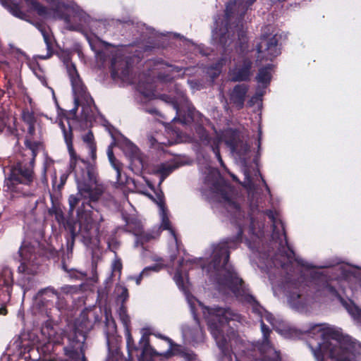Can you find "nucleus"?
<instances>
[{"label":"nucleus","instance_id":"f257e3e1","mask_svg":"<svg viewBox=\"0 0 361 361\" xmlns=\"http://www.w3.org/2000/svg\"><path fill=\"white\" fill-rule=\"evenodd\" d=\"M243 234V230L239 226L235 236L224 238L219 243L213 245L210 264L218 272L216 279L219 285L227 287L237 297H245V300L252 305L253 311L260 313L262 307L253 295L245 293L243 280L238 276L234 267L228 263L230 250L236 249L241 243Z\"/></svg>","mask_w":361,"mask_h":361},{"label":"nucleus","instance_id":"f03ea898","mask_svg":"<svg viewBox=\"0 0 361 361\" xmlns=\"http://www.w3.org/2000/svg\"><path fill=\"white\" fill-rule=\"evenodd\" d=\"M18 154L17 161L5 172L4 190L13 197H26L32 195L31 187L35 180V160L44 145L40 140L27 137Z\"/></svg>","mask_w":361,"mask_h":361},{"label":"nucleus","instance_id":"7ed1b4c3","mask_svg":"<svg viewBox=\"0 0 361 361\" xmlns=\"http://www.w3.org/2000/svg\"><path fill=\"white\" fill-rule=\"evenodd\" d=\"M48 212L49 215L54 216L59 225L62 226L69 233L70 235L66 239L68 251L73 250L76 238H79L87 247L97 246L100 243L99 224L90 215L81 216L78 221L71 218L66 219L61 203L54 200L51 201V207Z\"/></svg>","mask_w":361,"mask_h":361},{"label":"nucleus","instance_id":"20e7f679","mask_svg":"<svg viewBox=\"0 0 361 361\" xmlns=\"http://www.w3.org/2000/svg\"><path fill=\"white\" fill-rule=\"evenodd\" d=\"M63 138L70 155V168L74 172L75 178L81 195L92 200H97L103 194L102 187L97 185V171L94 164L80 158L73 147V133L69 125L63 130Z\"/></svg>","mask_w":361,"mask_h":361},{"label":"nucleus","instance_id":"39448f33","mask_svg":"<svg viewBox=\"0 0 361 361\" xmlns=\"http://www.w3.org/2000/svg\"><path fill=\"white\" fill-rule=\"evenodd\" d=\"M208 313L209 314L207 322L208 329L221 352L218 361H258V359L252 357V351H247L243 355L237 356L229 346L224 330L228 326L230 321L233 320L235 316L231 309L220 307H209Z\"/></svg>","mask_w":361,"mask_h":361},{"label":"nucleus","instance_id":"423d86ee","mask_svg":"<svg viewBox=\"0 0 361 361\" xmlns=\"http://www.w3.org/2000/svg\"><path fill=\"white\" fill-rule=\"evenodd\" d=\"M93 326L87 314L81 313L73 326L64 331L61 336L59 343L63 345V355L66 361H86L85 341L88 332Z\"/></svg>","mask_w":361,"mask_h":361},{"label":"nucleus","instance_id":"0eeeda50","mask_svg":"<svg viewBox=\"0 0 361 361\" xmlns=\"http://www.w3.org/2000/svg\"><path fill=\"white\" fill-rule=\"evenodd\" d=\"M322 334L335 340L337 344L333 345L329 341L319 343L317 349L314 350L317 361H351L348 355L355 349V343L350 336L332 329H328Z\"/></svg>","mask_w":361,"mask_h":361},{"label":"nucleus","instance_id":"6e6552de","mask_svg":"<svg viewBox=\"0 0 361 361\" xmlns=\"http://www.w3.org/2000/svg\"><path fill=\"white\" fill-rule=\"evenodd\" d=\"M17 271L21 275L19 283L24 291L34 288L37 281L35 276L39 268L38 248L30 242L24 240L18 250Z\"/></svg>","mask_w":361,"mask_h":361},{"label":"nucleus","instance_id":"1a4fd4ad","mask_svg":"<svg viewBox=\"0 0 361 361\" xmlns=\"http://www.w3.org/2000/svg\"><path fill=\"white\" fill-rule=\"evenodd\" d=\"M119 317L126 328V344L128 357L133 360L135 357L138 361H152V358L161 355L151 345L149 341V334L144 333L138 343L136 344L129 330L130 324V318L128 314L126 307L122 305L118 312Z\"/></svg>","mask_w":361,"mask_h":361},{"label":"nucleus","instance_id":"9d476101","mask_svg":"<svg viewBox=\"0 0 361 361\" xmlns=\"http://www.w3.org/2000/svg\"><path fill=\"white\" fill-rule=\"evenodd\" d=\"M258 54L257 61H273L275 58L281 54V49L279 47V39L276 35L267 37L262 35L260 42L256 46Z\"/></svg>","mask_w":361,"mask_h":361},{"label":"nucleus","instance_id":"9b49d317","mask_svg":"<svg viewBox=\"0 0 361 361\" xmlns=\"http://www.w3.org/2000/svg\"><path fill=\"white\" fill-rule=\"evenodd\" d=\"M253 56L243 55L238 57V61L231 71L233 82H249L253 73Z\"/></svg>","mask_w":361,"mask_h":361},{"label":"nucleus","instance_id":"f8f14e48","mask_svg":"<svg viewBox=\"0 0 361 361\" xmlns=\"http://www.w3.org/2000/svg\"><path fill=\"white\" fill-rule=\"evenodd\" d=\"M13 273L8 267L0 271V305H6L11 300L13 286Z\"/></svg>","mask_w":361,"mask_h":361},{"label":"nucleus","instance_id":"ddd939ff","mask_svg":"<svg viewBox=\"0 0 361 361\" xmlns=\"http://www.w3.org/2000/svg\"><path fill=\"white\" fill-rule=\"evenodd\" d=\"M128 228L132 231L133 234L136 236L135 242V247L142 246L150 240L155 239L157 233L154 232H145L142 231L141 222L136 219H131L127 221Z\"/></svg>","mask_w":361,"mask_h":361},{"label":"nucleus","instance_id":"4468645a","mask_svg":"<svg viewBox=\"0 0 361 361\" xmlns=\"http://www.w3.org/2000/svg\"><path fill=\"white\" fill-rule=\"evenodd\" d=\"M225 143L232 152L236 153L239 157L245 156L250 151V145L243 141L240 133L236 130H232L226 136Z\"/></svg>","mask_w":361,"mask_h":361},{"label":"nucleus","instance_id":"2eb2a0df","mask_svg":"<svg viewBox=\"0 0 361 361\" xmlns=\"http://www.w3.org/2000/svg\"><path fill=\"white\" fill-rule=\"evenodd\" d=\"M75 99H78L80 106H82V114L87 118L93 113V109H97L93 98L83 86L75 88Z\"/></svg>","mask_w":361,"mask_h":361},{"label":"nucleus","instance_id":"dca6fc26","mask_svg":"<svg viewBox=\"0 0 361 361\" xmlns=\"http://www.w3.org/2000/svg\"><path fill=\"white\" fill-rule=\"evenodd\" d=\"M248 90L249 86L247 84L241 83L235 85L230 92V102L238 110L243 109Z\"/></svg>","mask_w":361,"mask_h":361},{"label":"nucleus","instance_id":"f3484780","mask_svg":"<svg viewBox=\"0 0 361 361\" xmlns=\"http://www.w3.org/2000/svg\"><path fill=\"white\" fill-rule=\"evenodd\" d=\"M256 0H245V2H240V0H233L226 3L224 10L225 18L230 20L234 13V10L238 5V8H241L242 11L240 13V21L241 22L245 16L247 8L252 6Z\"/></svg>","mask_w":361,"mask_h":361},{"label":"nucleus","instance_id":"a211bd4d","mask_svg":"<svg viewBox=\"0 0 361 361\" xmlns=\"http://www.w3.org/2000/svg\"><path fill=\"white\" fill-rule=\"evenodd\" d=\"M78 193L77 195H71L69 196V197H68V204H69L68 214L69 215H72L73 213V211L75 210V209L76 207V206L78 205V204L80 203L81 200L78 196V195H80V197H82L87 202L83 201L82 202L81 206L79 207V208L77 210V213H78V215L80 217L81 216H85V215L82 214V212L85 210V204H87L91 209H94V207L92 205H91L90 202H97L101 197L102 194L99 196V197L97 200H92L90 197H85V196L81 195L80 192H79L78 189ZM87 214L90 215L89 214Z\"/></svg>","mask_w":361,"mask_h":361},{"label":"nucleus","instance_id":"6ab92c4d","mask_svg":"<svg viewBox=\"0 0 361 361\" xmlns=\"http://www.w3.org/2000/svg\"><path fill=\"white\" fill-rule=\"evenodd\" d=\"M238 39L235 44V50L238 57L243 55H250L248 51V38L247 32L243 29V25L237 30Z\"/></svg>","mask_w":361,"mask_h":361},{"label":"nucleus","instance_id":"aec40b11","mask_svg":"<svg viewBox=\"0 0 361 361\" xmlns=\"http://www.w3.org/2000/svg\"><path fill=\"white\" fill-rule=\"evenodd\" d=\"M28 22L33 24L35 27L41 32L42 35L43 36L44 43L46 44L47 47V54L44 56H39V58L41 59H48L50 57H51L54 54V50H53V44L51 40V38L49 37V35L47 30V28L45 27V25L42 23H32L30 20H29Z\"/></svg>","mask_w":361,"mask_h":361},{"label":"nucleus","instance_id":"412c9836","mask_svg":"<svg viewBox=\"0 0 361 361\" xmlns=\"http://www.w3.org/2000/svg\"><path fill=\"white\" fill-rule=\"evenodd\" d=\"M274 65L268 63L258 69V72L255 77L256 81L261 84L264 87H267L272 79L271 72L273 71Z\"/></svg>","mask_w":361,"mask_h":361},{"label":"nucleus","instance_id":"4be33fe9","mask_svg":"<svg viewBox=\"0 0 361 361\" xmlns=\"http://www.w3.org/2000/svg\"><path fill=\"white\" fill-rule=\"evenodd\" d=\"M158 198L159 200V202H158L159 206L161 208V228L163 230H167L170 232V233L173 235L175 240L177 242V235L176 233V231L172 227L171 221L169 220V218L167 214V209L165 207V203L163 200V196H158Z\"/></svg>","mask_w":361,"mask_h":361},{"label":"nucleus","instance_id":"5701e85b","mask_svg":"<svg viewBox=\"0 0 361 361\" xmlns=\"http://www.w3.org/2000/svg\"><path fill=\"white\" fill-rule=\"evenodd\" d=\"M0 3L13 16L25 21L27 20V15L21 10L18 3L14 0H0Z\"/></svg>","mask_w":361,"mask_h":361},{"label":"nucleus","instance_id":"b1692460","mask_svg":"<svg viewBox=\"0 0 361 361\" xmlns=\"http://www.w3.org/2000/svg\"><path fill=\"white\" fill-rule=\"evenodd\" d=\"M257 347L261 353V361H281L280 352L275 350L272 345L266 346L264 349H262V345Z\"/></svg>","mask_w":361,"mask_h":361},{"label":"nucleus","instance_id":"393cba45","mask_svg":"<svg viewBox=\"0 0 361 361\" xmlns=\"http://www.w3.org/2000/svg\"><path fill=\"white\" fill-rule=\"evenodd\" d=\"M82 141L87 145L89 149V154L93 161L97 159V145L94 141V137L92 130H89L82 137Z\"/></svg>","mask_w":361,"mask_h":361},{"label":"nucleus","instance_id":"a878e982","mask_svg":"<svg viewBox=\"0 0 361 361\" xmlns=\"http://www.w3.org/2000/svg\"><path fill=\"white\" fill-rule=\"evenodd\" d=\"M9 118L4 113H0V134L5 135H16L18 130L8 124Z\"/></svg>","mask_w":361,"mask_h":361},{"label":"nucleus","instance_id":"bb28decb","mask_svg":"<svg viewBox=\"0 0 361 361\" xmlns=\"http://www.w3.org/2000/svg\"><path fill=\"white\" fill-rule=\"evenodd\" d=\"M30 10L35 11L41 17H47L49 12L47 6L42 5L37 0H24Z\"/></svg>","mask_w":361,"mask_h":361},{"label":"nucleus","instance_id":"cd10ccee","mask_svg":"<svg viewBox=\"0 0 361 361\" xmlns=\"http://www.w3.org/2000/svg\"><path fill=\"white\" fill-rule=\"evenodd\" d=\"M130 148L131 150V164L134 165L138 169H143L145 166L144 161L140 154L139 149L132 143L130 145Z\"/></svg>","mask_w":361,"mask_h":361},{"label":"nucleus","instance_id":"c85d7f7f","mask_svg":"<svg viewBox=\"0 0 361 361\" xmlns=\"http://www.w3.org/2000/svg\"><path fill=\"white\" fill-rule=\"evenodd\" d=\"M212 189L214 190V192L220 194L221 195L222 198L226 202H227L230 204H233V205H235V207H237L236 203L235 202L232 201V200L228 196L227 192L226 191V190L224 188V185L223 184L222 182L219 181V180L214 182L212 184Z\"/></svg>","mask_w":361,"mask_h":361},{"label":"nucleus","instance_id":"c756f323","mask_svg":"<svg viewBox=\"0 0 361 361\" xmlns=\"http://www.w3.org/2000/svg\"><path fill=\"white\" fill-rule=\"evenodd\" d=\"M66 67L68 76L71 79L72 86L74 89H75L77 85L80 82V75L77 71L76 66L73 63H71L66 66Z\"/></svg>","mask_w":361,"mask_h":361},{"label":"nucleus","instance_id":"7c9ffc66","mask_svg":"<svg viewBox=\"0 0 361 361\" xmlns=\"http://www.w3.org/2000/svg\"><path fill=\"white\" fill-rule=\"evenodd\" d=\"M107 156L111 164L116 171L118 177H119L121 176V163L116 159V158L114 156L112 145L108 147Z\"/></svg>","mask_w":361,"mask_h":361},{"label":"nucleus","instance_id":"2f4dec72","mask_svg":"<svg viewBox=\"0 0 361 361\" xmlns=\"http://www.w3.org/2000/svg\"><path fill=\"white\" fill-rule=\"evenodd\" d=\"M261 329L262 332V341L260 343H259L258 345H262V349H264V347L272 345L269 340L271 331L269 327L267 326L263 322L261 323Z\"/></svg>","mask_w":361,"mask_h":361},{"label":"nucleus","instance_id":"473e14b6","mask_svg":"<svg viewBox=\"0 0 361 361\" xmlns=\"http://www.w3.org/2000/svg\"><path fill=\"white\" fill-rule=\"evenodd\" d=\"M105 326L106 329L104 331L107 337V343H109V335L114 334L116 331V324L111 316L109 317L108 315H106Z\"/></svg>","mask_w":361,"mask_h":361},{"label":"nucleus","instance_id":"72a5a7b5","mask_svg":"<svg viewBox=\"0 0 361 361\" xmlns=\"http://www.w3.org/2000/svg\"><path fill=\"white\" fill-rule=\"evenodd\" d=\"M228 61H230V58L226 55H222L215 63L211 66V68L216 71L219 75L221 72L224 66H225Z\"/></svg>","mask_w":361,"mask_h":361},{"label":"nucleus","instance_id":"f704fd0d","mask_svg":"<svg viewBox=\"0 0 361 361\" xmlns=\"http://www.w3.org/2000/svg\"><path fill=\"white\" fill-rule=\"evenodd\" d=\"M174 169L175 167L172 165L161 164L157 169V172L161 176V182L169 176L173 172Z\"/></svg>","mask_w":361,"mask_h":361},{"label":"nucleus","instance_id":"c9c22d12","mask_svg":"<svg viewBox=\"0 0 361 361\" xmlns=\"http://www.w3.org/2000/svg\"><path fill=\"white\" fill-rule=\"evenodd\" d=\"M178 120L183 124L188 125L192 123L194 121L193 111L188 109L186 112L179 116Z\"/></svg>","mask_w":361,"mask_h":361},{"label":"nucleus","instance_id":"e433bc0d","mask_svg":"<svg viewBox=\"0 0 361 361\" xmlns=\"http://www.w3.org/2000/svg\"><path fill=\"white\" fill-rule=\"evenodd\" d=\"M68 177V174L66 173H63L60 176L59 183L57 184V177L55 173L54 177L52 178L53 188H56L58 190H61L63 188L64 185L66 184Z\"/></svg>","mask_w":361,"mask_h":361},{"label":"nucleus","instance_id":"4c0bfd02","mask_svg":"<svg viewBox=\"0 0 361 361\" xmlns=\"http://www.w3.org/2000/svg\"><path fill=\"white\" fill-rule=\"evenodd\" d=\"M23 121L27 125L35 124L36 118L32 112L29 111H23L22 114Z\"/></svg>","mask_w":361,"mask_h":361},{"label":"nucleus","instance_id":"58836bf2","mask_svg":"<svg viewBox=\"0 0 361 361\" xmlns=\"http://www.w3.org/2000/svg\"><path fill=\"white\" fill-rule=\"evenodd\" d=\"M199 137L200 140L203 142L205 145H209L214 138H212L209 134L204 129L202 128L201 132L199 133Z\"/></svg>","mask_w":361,"mask_h":361},{"label":"nucleus","instance_id":"ea45409f","mask_svg":"<svg viewBox=\"0 0 361 361\" xmlns=\"http://www.w3.org/2000/svg\"><path fill=\"white\" fill-rule=\"evenodd\" d=\"M54 13L58 19L63 20L66 23H70L71 17H70V15H68V13L63 12L59 8H56L54 9Z\"/></svg>","mask_w":361,"mask_h":361},{"label":"nucleus","instance_id":"a19ab883","mask_svg":"<svg viewBox=\"0 0 361 361\" xmlns=\"http://www.w3.org/2000/svg\"><path fill=\"white\" fill-rule=\"evenodd\" d=\"M265 214L268 216V218L272 222L273 232L274 233L276 228V217L275 212L271 209H267L265 211Z\"/></svg>","mask_w":361,"mask_h":361},{"label":"nucleus","instance_id":"79ce46f5","mask_svg":"<svg viewBox=\"0 0 361 361\" xmlns=\"http://www.w3.org/2000/svg\"><path fill=\"white\" fill-rule=\"evenodd\" d=\"M221 140L219 138H214L212 142L209 145L211 147V149L214 154L220 152V145Z\"/></svg>","mask_w":361,"mask_h":361},{"label":"nucleus","instance_id":"37998d69","mask_svg":"<svg viewBox=\"0 0 361 361\" xmlns=\"http://www.w3.org/2000/svg\"><path fill=\"white\" fill-rule=\"evenodd\" d=\"M221 140L219 138H214L212 142L209 145L211 147V149L214 154L220 152V145Z\"/></svg>","mask_w":361,"mask_h":361},{"label":"nucleus","instance_id":"c03bdc74","mask_svg":"<svg viewBox=\"0 0 361 361\" xmlns=\"http://www.w3.org/2000/svg\"><path fill=\"white\" fill-rule=\"evenodd\" d=\"M120 288L121 291L118 293V297L121 299L123 302H125L129 297L128 290L125 286H121Z\"/></svg>","mask_w":361,"mask_h":361},{"label":"nucleus","instance_id":"a18cd8bd","mask_svg":"<svg viewBox=\"0 0 361 361\" xmlns=\"http://www.w3.org/2000/svg\"><path fill=\"white\" fill-rule=\"evenodd\" d=\"M59 57L65 66H67L72 63L71 56L70 53L68 52H62Z\"/></svg>","mask_w":361,"mask_h":361},{"label":"nucleus","instance_id":"49530a36","mask_svg":"<svg viewBox=\"0 0 361 361\" xmlns=\"http://www.w3.org/2000/svg\"><path fill=\"white\" fill-rule=\"evenodd\" d=\"M35 74L38 78V79L40 80V82L42 83V85H44L45 86L47 85V78L44 76V75L43 74V73L40 68H39L38 71H35Z\"/></svg>","mask_w":361,"mask_h":361},{"label":"nucleus","instance_id":"de8ad7c7","mask_svg":"<svg viewBox=\"0 0 361 361\" xmlns=\"http://www.w3.org/2000/svg\"><path fill=\"white\" fill-rule=\"evenodd\" d=\"M35 133V124H32V125H28V128H27V135L25 136V140L27 138V137H30L32 140H35L33 139V135Z\"/></svg>","mask_w":361,"mask_h":361},{"label":"nucleus","instance_id":"09e8293b","mask_svg":"<svg viewBox=\"0 0 361 361\" xmlns=\"http://www.w3.org/2000/svg\"><path fill=\"white\" fill-rule=\"evenodd\" d=\"M182 357L186 361H193L195 359L196 355L193 353L183 352L182 353Z\"/></svg>","mask_w":361,"mask_h":361},{"label":"nucleus","instance_id":"8fccbe9b","mask_svg":"<svg viewBox=\"0 0 361 361\" xmlns=\"http://www.w3.org/2000/svg\"><path fill=\"white\" fill-rule=\"evenodd\" d=\"M321 326V324H310L309 325V327L305 330L303 332L305 334H314V331Z\"/></svg>","mask_w":361,"mask_h":361},{"label":"nucleus","instance_id":"3c124183","mask_svg":"<svg viewBox=\"0 0 361 361\" xmlns=\"http://www.w3.org/2000/svg\"><path fill=\"white\" fill-rule=\"evenodd\" d=\"M122 267H123V266H122L121 259H116L114 261V262L113 264V270L114 271H118L121 272Z\"/></svg>","mask_w":361,"mask_h":361},{"label":"nucleus","instance_id":"603ef678","mask_svg":"<svg viewBox=\"0 0 361 361\" xmlns=\"http://www.w3.org/2000/svg\"><path fill=\"white\" fill-rule=\"evenodd\" d=\"M147 269H144L138 276L134 277L133 279L135 280V283L137 285H140L141 281L145 277V273L147 271Z\"/></svg>","mask_w":361,"mask_h":361},{"label":"nucleus","instance_id":"864d4df0","mask_svg":"<svg viewBox=\"0 0 361 361\" xmlns=\"http://www.w3.org/2000/svg\"><path fill=\"white\" fill-rule=\"evenodd\" d=\"M4 87H6L8 94H16L15 91L13 90V85L10 80H8L6 82Z\"/></svg>","mask_w":361,"mask_h":361},{"label":"nucleus","instance_id":"5fc2aeb1","mask_svg":"<svg viewBox=\"0 0 361 361\" xmlns=\"http://www.w3.org/2000/svg\"><path fill=\"white\" fill-rule=\"evenodd\" d=\"M255 219L253 217H251L250 218V233H252V235H257V233L255 230Z\"/></svg>","mask_w":361,"mask_h":361},{"label":"nucleus","instance_id":"6e6d98bb","mask_svg":"<svg viewBox=\"0 0 361 361\" xmlns=\"http://www.w3.org/2000/svg\"><path fill=\"white\" fill-rule=\"evenodd\" d=\"M154 336L158 337V338H161V339H162V340H164V341H167L169 343L170 347H171L173 345V341L170 338H169V337H167L166 336L161 335L160 334H154Z\"/></svg>","mask_w":361,"mask_h":361},{"label":"nucleus","instance_id":"4d7b16f0","mask_svg":"<svg viewBox=\"0 0 361 361\" xmlns=\"http://www.w3.org/2000/svg\"><path fill=\"white\" fill-rule=\"evenodd\" d=\"M348 312H350L351 314H357V315H360V312L361 310L357 307L355 306L354 304L353 305V307H350V308H347Z\"/></svg>","mask_w":361,"mask_h":361},{"label":"nucleus","instance_id":"13d9d810","mask_svg":"<svg viewBox=\"0 0 361 361\" xmlns=\"http://www.w3.org/2000/svg\"><path fill=\"white\" fill-rule=\"evenodd\" d=\"M145 269H147V271L145 273V276H149L152 271H158V267L156 265L150 266V267H147Z\"/></svg>","mask_w":361,"mask_h":361},{"label":"nucleus","instance_id":"bf43d9fd","mask_svg":"<svg viewBox=\"0 0 361 361\" xmlns=\"http://www.w3.org/2000/svg\"><path fill=\"white\" fill-rule=\"evenodd\" d=\"M74 104H75V106L74 108L71 111V112L75 116L76 115V113H77V111L78 109V107L80 106V104H79V101H78V99H75L74 98Z\"/></svg>","mask_w":361,"mask_h":361},{"label":"nucleus","instance_id":"052dcab7","mask_svg":"<svg viewBox=\"0 0 361 361\" xmlns=\"http://www.w3.org/2000/svg\"><path fill=\"white\" fill-rule=\"evenodd\" d=\"M226 32H224V34H222L220 37H219V42L223 44V45H225L226 43Z\"/></svg>","mask_w":361,"mask_h":361},{"label":"nucleus","instance_id":"680f3d73","mask_svg":"<svg viewBox=\"0 0 361 361\" xmlns=\"http://www.w3.org/2000/svg\"><path fill=\"white\" fill-rule=\"evenodd\" d=\"M214 154H215L216 158L218 159L219 162L220 163V164L221 166H223L224 165V161H223V159L221 158L220 152L216 153Z\"/></svg>","mask_w":361,"mask_h":361},{"label":"nucleus","instance_id":"e2e57ef3","mask_svg":"<svg viewBox=\"0 0 361 361\" xmlns=\"http://www.w3.org/2000/svg\"><path fill=\"white\" fill-rule=\"evenodd\" d=\"M2 307H0V314H7V310L6 308V305H1Z\"/></svg>","mask_w":361,"mask_h":361},{"label":"nucleus","instance_id":"0e129e2a","mask_svg":"<svg viewBox=\"0 0 361 361\" xmlns=\"http://www.w3.org/2000/svg\"><path fill=\"white\" fill-rule=\"evenodd\" d=\"M149 142H150L152 145H154L155 143L157 142L156 139L153 136H150L149 137Z\"/></svg>","mask_w":361,"mask_h":361},{"label":"nucleus","instance_id":"69168bd1","mask_svg":"<svg viewBox=\"0 0 361 361\" xmlns=\"http://www.w3.org/2000/svg\"><path fill=\"white\" fill-rule=\"evenodd\" d=\"M46 173H47V166H44V169H43V175H44V180L47 181Z\"/></svg>","mask_w":361,"mask_h":361},{"label":"nucleus","instance_id":"338daca9","mask_svg":"<svg viewBox=\"0 0 361 361\" xmlns=\"http://www.w3.org/2000/svg\"><path fill=\"white\" fill-rule=\"evenodd\" d=\"M60 127H61V130H62V132H63V130H67V129L66 128V126H65V125L63 124V122H61V123H60Z\"/></svg>","mask_w":361,"mask_h":361},{"label":"nucleus","instance_id":"774afa93","mask_svg":"<svg viewBox=\"0 0 361 361\" xmlns=\"http://www.w3.org/2000/svg\"><path fill=\"white\" fill-rule=\"evenodd\" d=\"M328 288H329V290L331 292H332V293H334V292H336V289H335V288H334V287H333L332 286H328Z\"/></svg>","mask_w":361,"mask_h":361}]
</instances>
